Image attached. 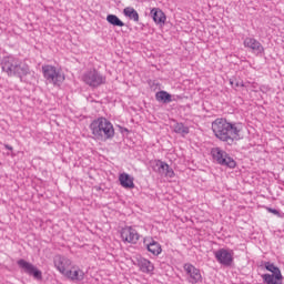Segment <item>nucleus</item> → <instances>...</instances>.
<instances>
[{"mask_svg":"<svg viewBox=\"0 0 284 284\" xmlns=\"http://www.w3.org/2000/svg\"><path fill=\"white\" fill-rule=\"evenodd\" d=\"M241 123L229 122L225 118H217L212 122V131L214 136L227 145H233L234 141L241 139Z\"/></svg>","mask_w":284,"mask_h":284,"instance_id":"nucleus-1","label":"nucleus"},{"mask_svg":"<svg viewBox=\"0 0 284 284\" xmlns=\"http://www.w3.org/2000/svg\"><path fill=\"white\" fill-rule=\"evenodd\" d=\"M1 68L8 77H17L20 81H23V77L30 74V67L12 55L4 57L1 60Z\"/></svg>","mask_w":284,"mask_h":284,"instance_id":"nucleus-2","label":"nucleus"},{"mask_svg":"<svg viewBox=\"0 0 284 284\" xmlns=\"http://www.w3.org/2000/svg\"><path fill=\"white\" fill-rule=\"evenodd\" d=\"M90 130L95 141L105 142L114 139V125L105 118L93 120L90 124Z\"/></svg>","mask_w":284,"mask_h":284,"instance_id":"nucleus-3","label":"nucleus"},{"mask_svg":"<svg viewBox=\"0 0 284 284\" xmlns=\"http://www.w3.org/2000/svg\"><path fill=\"white\" fill-rule=\"evenodd\" d=\"M211 154L219 165L230 168V170H234V168H236V161L234 158L230 156V154H227V152L223 151L221 148L212 149Z\"/></svg>","mask_w":284,"mask_h":284,"instance_id":"nucleus-4","label":"nucleus"},{"mask_svg":"<svg viewBox=\"0 0 284 284\" xmlns=\"http://www.w3.org/2000/svg\"><path fill=\"white\" fill-rule=\"evenodd\" d=\"M42 74L47 83H51L52 85H60L65 81V77L61 74V72L57 71L55 67L50 64L42 67Z\"/></svg>","mask_w":284,"mask_h":284,"instance_id":"nucleus-5","label":"nucleus"},{"mask_svg":"<svg viewBox=\"0 0 284 284\" xmlns=\"http://www.w3.org/2000/svg\"><path fill=\"white\" fill-rule=\"evenodd\" d=\"M82 80L87 85H90V88H99V85L105 84V75L95 69L87 71L83 74Z\"/></svg>","mask_w":284,"mask_h":284,"instance_id":"nucleus-6","label":"nucleus"},{"mask_svg":"<svg viewBox=\"0 0 284 284\" xmlns=\"http://www.w3.org/2000/svg\"><path fill=\"white\" fill-rule=\"evenodd\" d=\"M263 265L267 272L272 273L262 275L264 283H272V281H283V274L281 273V268H278V266L274 265L272 262H263Z\"/></svg>","mask_w":284,"mask_h":284,"instance_id":"nucleus-7","label":"nucleus"},{"mask_svg":"<svg viewBox=\"0 0 284 284\" xmlns=\"http://www.w3.org/2000/svg\"><path fill=\"white\" fill-rule=\"evenodd\" d=\"M214 256L217 263L224 267H230L234 263V251L230 248H220L214 252Z\"/></svg>","mask_w":284,"mask_h":284,"instance_id":"nucleus-8","label":"nucleus"},{"mask_svg":"<svg viewBox=\"0 0 284 284\" xmlns=\"http://www.w3.org/2000/svg\"><path fill=\"white\" fill-rule=\"evenodd\" d=\"M18 266L23 270L26 274H29V276H33L36 281H42L43 280V273L41 270L37 268L32 263L21 258L18 262Z\"/></svg>","mask_w":284,"mask_h":284,"instance_id":"nucleus-9","label":"nucleus"},{"mask_svg":"<svg viewBox=\"0 0 284 284\" xmlns=\"http://www.w3.org/2000/svg\"><path fill=\"white\" fill-rule=\"evenodd\" d=\"M141 235H139L136 229L132 226H125L121 230V239L124 243H131L132 245H136Z\"/></svg>","mask_w":284,"mask_h":284,"instance_id":"nucleus-10","label":"nucleus"},{"mask_svg":"<svg viewBox=\"0 0 284 284\" xmlns=\"http://www.w3.org/2000/svg\"><path fill=\"white\" fill-rule=\"evenodd\" d=\"M153 171L160 176H168L169 179H174V170L170 165L161 160H155L153 165Z\"/></svg>","mask_w":284,"mask_h":284,"instance_id":"nucleus-11","label":"nucleus"},{"mask_svg":"<svg viewBox=\"0 0 284 284\" xmlns=\"http://www.w3.org/2000/svg\"><path fill=\"white\" fill-rule=\"evenodd\" d=\"M53 263L58 272H60V274H63V275L69 271L68 268L70 267V265H72V261H70V258L61 255H57L53 258Z\"/></svg>","mask_w":284,"mask_h":284,"instance_id":"nucleus-12","label":"nucleus"},{"mask_svg":"<svg viewBox=\"0 0 284 284\" xmlns=\"http://www.w3.org/2000/svg\"><path fill=\"white\" fill-rule=\"evenodd\" d=\"M184 270H185L186 274H189L190 283H192V284H196L203 278L201 276V271L192 264H184Z\"/></svg>","mask_w":284,"mask_h":284,"instance_id":"nucleus-13","label":"nucleus"},{"mask_svg":"<svg viewBox=\"0 0 284 284\" xmlns=\"http://www.w3.org/2000/svg\"><path fill=\"white\" fill-rule=\"evenodd\" d=\"M244 47L250 48L254 52V54H263V52H265V48H263V44H261V42H258V40L254 38H246L244 40Z\"/></svg>","mask_w":284,"mask_h":284,"instance_id":"nucleus-14","label":"nucleus"},{"mask_svg":"<svg viewBox=\"0 0 284 284\" xmlns=\"http://www.w3.org/2000/svg\"><path fill=\"white\" fill-rule=\"evenodd\" d=\"M134 265H138V267H140V271L144 274H150V272H154V264H152L150 260L142 256L136 257Z\"/></svg>","mask_w":284,"mask_h":284,"instance_id":"nucleus-15","label":"nucleus"},{"mask_svg":"<svg viewBox=\"0 0 284 284\" xmlns=\"http://www.w3.org/2000/svg\"><path fill=\"white\" fill-rule=\"evenodd\" d=\"M63 276L69 278L70 281H75L77 283L83 281L85 278V273H83L80 268H71Z\"/></svg>","mask_w":284,"mask_h":284,"instance_id":"nucleus-16","label":"nucleus"},{"mask_svg":"<svg viewBox=\"0 0 284 284\" xmlns=\"http://www.w3.org/2000/svg\"><path fill=\"white\" fill-rule=\"evenodd\" d=\"M120 185L125 190H134V178L128 173H121L119 176Z\"/></svg>","mask_w":284,"mask_h":284,"instance_id":"nucleus-17","label":"nucleus"},{"mask_svg":"<svg viewBox=\"0 0 284 284\" xmlns=\"http://www.w3.org/2000/svg\"><path fill=\"white\" fill-rule=\"evenodd\" d=\"M151 17L154 21V23H158V26H163V23H165L166 21V17L165 13L163 12V10L159 9V8H153L151 10Z\"/></svg>","mask_w":284,"mask_h":284,"instance_id":"nucleus-18","label":"nucleus"},{"mask_svg":"<svg viewBox=\"0 0 284 284\" xmlns=\"http://www.w3.org/2000/svg\"><path fill=\"white\" fill-rule=\"evenodd\" d=\"M155 100L159 102V103H164V104H168V103H172V101H176L175 98L172 97V94H170L168 91H158L155 93Z\"/></svg>","mask_w":284,"mask_h":284,"instance_id":"nucleus-19","label":"nucleus"},{"mask_svg":"<svg viewBox=\"0 0 284 284\" xmlns=\"http://www.w3.org/2000/svg\"><path fill=\"white\" fill-rule=\"evenodd\" d=\"M146 250L153 254V256H159V254L162 252L161 244L154 240L146 244Z\"/></svg>","mask_w":284,"mask_h":284,"instance_id":"nucleus-20","label":"nucleus"},{"mask_svg":"<svg viewBox=\"0 0 284 284\" xmlns=\"http://www.w3.org/2000/svg\"><path fill=\"white\" fill-rule=\"evenodd\" d=\"M173 130H174L175 134H181V136H185V135L190 134V128L185 126V124H183L181 122H175L173 125Z\"/></svg>","mask_w":284,"mask_h":284,"instance_id":"nucleus-21","label":"nucleus"},{"mask_svg":"<svg viewBox=\"0 0 284 284\" xmlns=\"http://www.w3.org/2000/svg\"><path fill=\"white\" fill-rule=\"evenodd\" d=\"M124 17H129L132 21L139 22V12L132 7H126L123 10Z\"/></svg>","mask_w":284,"mask_h":284,"instance_id":"nucleus-22","label":"nucleus"},{"mask_svg":"<svg viewBox=\"0 0 284 284\" xmlns=\"http://www.w3.org/2000/svg\"><path fill=\"white\" fill-rule=\"evenodd\" d=\"M106 21L108 23H110V26H114L115 28H123V26H125V23L121 21V19H119L116 14H108Z\"/></svg>","mask_w":284,"mask_h":284,"instance_id":"nucleus-23","label":"nucleus"},{"mask_svg":"<svg viewBox=\"0 0 284 284\" xmlns=\"http://www.w3.org/2000/svg\"><path fill=\"white\" fill-rule=\"evenodd\" d=\"M231 85H233L234 88H244L245 84H243V82H236L234 80H230Z\"/></svg>","mask_w":284,"mask_h":284,"instance_id":"nucleus-24","label":"nucleus"},{"mask_svg":"<svg viewBox=\"0 0 284 284\" xmlns=\"http://www.w3.org/2000/svg\"><path fill=\"white\" fill-rule=\"evenodd\" d=\"M267 212H270L271 214H274L275 216H281V212H278V210L276 209H272V207H266Z\"/></svg>","mask_w":284,"mask_h":284,"instance_id":"nucleus-25","label":"nucleus"},{"mask_svg":"<svg viewBox=\"0 0 284 284\" xmlns=\"http://www.w3.org/2000/svg\"><path fill=\"white\" fill-rule=\"evenodd\" d=\"M266 284H283V281L272 280V282H264Z\"/></svg>","mask_w":284,"mask_h":284,"instance_id":"nucleus-26","label":"nucleus"},{"mask_svg":"<svg viewBox=\"0 0 284 284\" xmlns=\"http://www.w3.org/2000/svg\"><path fill=\"white\" fill-rule=\"evenodd\" d=\"M4 148H6L7 150H12V146H10V144H6Z\"/></svg>","mask_w":284,"mask_h":284,"instance_id":"nucleus-27","label":"nucleus"}]
</instances>
